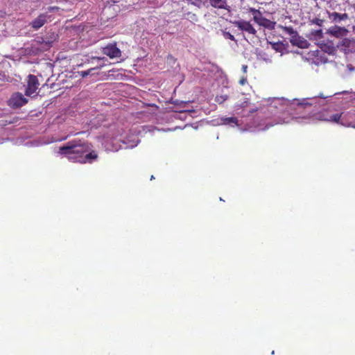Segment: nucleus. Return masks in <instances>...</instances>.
Returning a JSON list of instances; mask_svg holds the SVG:
<instances>
[{
    "label": "nucleus",
    "mask_w": 355,
    "mask_h": 355,
    "mask_svg": "<svg viewBox=\"0 0 355 355\" xmlns=\"http://www.w3.org/2000/svg\"><path fill=\"white\" fill-rule=\"evenodd\" d=\"M92 145L80 140H72L60 146L58 153L69 160L82 164L92 163L98 158L97 153L91 150Z\"/></svg>",
    "instance_id": "nucleus-1"
},
{
    "label": "nucleus",
    "mask_w": 355,
    "mask_h": 355,
    "mask_svg": "<svg viewBox=\"0 0 355 355\" xmlns=\"http://www.w3.org/2000/svg\"><path fill=\"white\" fill-rule=\"evenodd\" d=\"M279 28L291 36L290 42L293 46H296L301 49H306L309 47V44L308 41L300 36L297 31L294 30L292 26L279 25Z\"/></svg>",
    "instance_id": "nucleus-2"
},
{
    "label": "nucleus",
    "mask_w": 355,
    "mask_h": 355,
    "mask_svg": "<svg viewBox=\"0 0 355 355\" xmlns=\"http://www.w3.org/2000/svg\"><path fill=\"white\" fill-rule=\"evenodd\" d=\"M40 86L38 79L36 76L30 74L27 77V87L25 90V94L28 96H35L37 90Z\"/></svg>",
    "instance_id": "nucleus-3"
},
{
    "label": "nucleus",
    "mask_w": 355,
    "mask_h": 355,
    "mask_svg": "<svg viewBox=\"0 0 355 355\" xmlns=\"http://www.w3.org/2000/svg\"><path fill=\"white\" fill-rule=\"evenodd\" d=\"M102 52L110 58H119L121 56V50L116 46V44L110 43L105 47L102 48Z\"/></svg>",
    "instance_id": "nucleus-4"
},
{
    "label": "nucleus",
    "mask_w": 355,
    "mask_h": 355,
    "mask_svg": "<svg viewBox=\"0 0 355 355\" xmlns=\"http://www.w3.org/2000/svg\"><path fill=\"white\" fill-rule=\"evenodd\" d=\"M50 39H44L42 37H38L34 40V45L39 46L40 51H45L49 50L51 46L55 37L53 35Z\"/></svg>",
    "instance_id": "nucleus-5"
},
{
    "label": "nucleus",
    "mask_w": 355,
    "mask_h": 355,
    "mask_svg": "<svg viewBox=\"0 0 355 355\" xmlns=\"http://www.w3.org/2000/svg\"><path fill=\"white\" fill-rule=\"evenodd\" d=\"M233 24L236 26L239 30L245 31L248 34L252 35H257L256 29L252 26L250 21L245 20L234 21Z\"/></svg>",
    "instance_id": "nucleus-6"
},
{
    "label": "nucleus",
    "mask_w": 355,
    "mask_h": 355,
    "mask_svg": "<svg viewBox=\"0 0 355 355\" xmlns=\"http://www.w3.org/2000/svg\"><path fill=\"white\" fill-rule=\"evenodd\" d=\"M27 103V98H26L24 95L19 92L13 94L9 100V105L13 107H20Z\"/></svg>",
    "instance_id": "nucleus-7"
},
{
    "label": "nucleus",
    "mask_w": 355,
    "mask_h": 355,
    "mask_svg": "<svg viewBox=\"0 0 355 355\" xmlns=\"http://www.w3.org/2000/svg\"><path fill=\"white\" fill-rule=\"evenodd\" d=\"M337 46L343 51L345 53H352L355 51V40L344 38L340 42Z\"/></svg>",
    "instance_id": "nucleus-8"
},
{
    "label": "nucleus",
    "mask_w": 355,
    "mask_h": 355,
    "mask_svg": "<svg viewBox=\"0 0 355 355\" xmlns=\"http://www.w3.org/2000/svg\"><path fill=\"white\" fill-rule=\"evenodd\" d=\"M254 21L265 28L272 31L275 28L276 22L264 17L261 12L259 15L255 16Z\"/></svg>",
    "instance_id": "nucleus-9"
},
{
    "label": "nucleus",
    "mask_w": 355,
    "mask_h": 355,
    "mask_svg": "<svg viewBox=\"0 0 355 355\" xmlns=\"http://www.w3.org/2000/svg\"><path fill=\"white\" fill-rule=\"evenodd\" d=\"M348 32V30L345 27H340L338 26H331L327 31V34L337 38L345 37Z\"/></svg>",
    "instance_id": "nucleus-10"
},
{
    "label": "nucleus",
    "mask_w": 355,
    "mask_h": 355,
    "mask_svg": "<svg viewBox=\"0 0 355 355\" xmlns=\"http://www.w3.org/2000/svg\"><path fill=\"white\" fill-rule=\"evenodd\" d=\"M47 17L48 16L46 14H40L39 16H37V17H36L31 22L30 26L33 29L38 30L46 24Z\"/></svg>",
    "instance_id": "nucleus-11"
},
{
    "label": "nucleus",
    "mask_w": 355,
    "mask_h": 355,
    "mask_svg": "<svg viewBox=\"0 0 355 355\" xmlns=\"http://www.w3.org/2000/svg\"><path fill=\"white\" fill-rule=\"evenodd\" d=\"M206 1L215 8L230 10V6L226 0H206Z\"/></svg>",
    "instance_id": "nucleus-12"
},
{
    "label": "nucleus",
    "mask_w": 355,
    "mask_h": 355,
    "mask_svg": "<svg viewBox=\"0 0 355 355\" xmlns=\"http://www.w3.org/2000/svg\"><path fill=\"white\" fill-rule=\"evenodd\" d=\"M329 19L334 23H338L343 20L348 19V15L347 13H338L336 12H330L327 11Z\"/></svg>",
    "instance_id": "nucleus-13"
},
{
    "label": "nucleus",
    "mask_w": 355,
    "mask_h": 355,
    "mask_svg": "<svg viewBox=\"0 0 355 355\" xmlns=\"http://www.w3.org/2000/svg\"><path fill=\"white\" fill-rule=\"evenodd\" d=\"M343 113H337L335 114H333L329 116V119H327L328 121L336 123H340L342 125L347 126V127H352L355 128V125H353L352 123H347L341 121Z\"/></svg>",
    "instance_id": "nucleus-14"
},
{
    "label": "nucleus",
    "mask_w": 355,
    "mask_h": 355,
    "mask_svg": "<svg viewBox=\"0 0 355 355\" xmlns=\"http://www.w3.org/2000/svg\"><path fill=\"white\" fill-rule=\"evenodd\" d=\"M224 124L238 125V119L236 117H227L222 119Z\"/></svg>",
    "instance_id": "nucleus-15"
},
{
    "label": "nucleus",
    "mask_w": 355,
    "mask_h": 355,
    "mask_svg": "<svg viewBox=\"0 0 355 355\" xmlns=\"http://www.w3.org/2000/svg\"><path fill=\"white\" fill-rule=\"evenodd\" d=\"M272 49H274L276 52H281L282 50V43L279 42H270Z\"/></svg>",
    "instance_id": "nucleus-16"
},
{
    "label": "nucleus",
    "mask_w": 355,
    "mask_h": 355,
    "mask_svg": "<svg viewBox=\"0 0 355 355\" xmlns=\"http://www.w3.org/2000/svg\"><path fill=\"white\" fill-rule=\"evenodd\" d=\"M311 35L315 38L321 39L323 37V33L322 29L312 31Z\"/></svg>",
    "instance_id": "nucleus-17"
},
{
    "label": "nucleus",
    "mask_w": 355,
    "mask_h": 355,
    "mask_svg": "<svg viewBox=\"0 0 355 355\" xmlns=\"http://www.w3.org/2000/svg\"><path fill=\"white\" fill-rule=\"evenodd\" d=\"M248 12L252 15L253 20H254L255 16L259 15V14L261 12L259 10L255 9L254 8H250L248 9Z\"/></svg>",
    "instance_id": "nucleus-18"
},
{
    "label": "nucleus",
    "mask_w": 355,
    "mask_h": 355,
    "mask_svg": "<svg viewBox=\"0 0 355 355\" xmlns=\"http://www.w3.org/2000/svg\"><path fill=\"white\" fill-rule=\"evenodd\" d=\"M324 22V19L320 18H315L311 21L312 24H316L319 26H322Z\"/></svg>",
    "instance_id": "nucleus-19"
},
{
    "label": "nucleus",
    "mask_w": 355,
    "mask_h": 355,
    "mask_svg": "<svg viewBox=\"0 0 355 355\" xmlns=\"http://www.w3.org/2000/svg\"><path fill=\"white\" fill-rule=\"evenodd\" d=\"M224 36H225V38L230 39L232 41H235L236 40L234 36L233 35H232L229 32H225L224 33Z\"/></svg>",
    "instance_id": "nucleus-20"
},
{
    "label": "nucleus",
    "mask_w": 355,
    "mask_h": 355,
    "mask_svg": "<svg viewBox=\"0 0 355 355\" xmlns=\"http://www.w3.org/2000/svg\"><path fill=\"white\" fill-rule=\"evenodd\" d=\"M93 69H88L87 71H82L81 72L82 76L83 77H85V76L89 75Z\"/></svg>",
    "instance_id": "nucleus-21"
},
{
    "label": "nucleus",
    "mask_w": 355,
    "mask_h": 355,
    "mask_svg": "<svg viewBox=\"0 0 355 355\" xmlns=\"http://www.w3.org/2000/svg\"><path fill=\"white\" fill-rule=\"evenodd\" d=\"M59 9H60V8L58 6H50L48 8L49 12L58 11Z\"/></svg>",
    "instance_id": "nucleus-22"
},
{
    "label": "nucleus",
    "mask_w": 355,
    "mask_h": 355,
    "mask_svg": "<svg viewBox=\"0 0 355 355\" xmlns=\"http://www.w3.org/2000/svg\"><path fill=\"white\" fill-rule=\"evenodd\" d=\"M328 50L324 49L325 51L329 52V53H333L335 51V48L333 46H327Z\"/></svg>",
    "instance_id": "nucleus-23"
},
{
    "label": "nucleus",
    "mask_w": 355,
    "mask_h": 355,
    "mask_svg": "<svg viewBox=\"0 0 355 355\" xmlns=\"http://www.w3.org/2000/svg\"><path fill=\"white\" fill-rule=\"evenodd\" d=\"M247 81L246 78H243L240 80V84L243 85Z\"/></svg>",
    "instance_id": "nucleus-24"
},
{
    "label": "nucleus",
    "mask_w": 355,
    "mask_h": 355,
    "mask_svg": "<svg viewBox=\"0 0 355 355\" xmlns=\"http://www.w3.org/2000/svg\"><path fill=\"white\" fill-rule=\"evenodd\" d=\"M248 69V66L244 64L242 66V71L243 73H246Z\"/></svg>",
    "instance_id": "nucleus-25"
},
{
    "label": "nucleus",
    "mask_w": 355,
    "mask_h": 355,
    "mask_svg": "<svg viewBox=\"0 0 355 355\" xmlns=\"http://www.w3.org/2000/svg\"><path fill=\"white\" fill-rule=\"evenodd\" d=\"M272 125H273L272 124H267V125H266V129H268V128H269L272 127Z\"/></svg>",
    "instance_id": "nucleus-26"
},
{
    "label": "nucleus",
    "mask_w": 355,
    "mask_h": 355,
    "mask_svg": "<svg viewBox=\"0 0 355 355\" xmlns=\"http://www.w3.org/2000/svg\"><path fill=\"white\" fill-rule=\"evenodd\" d=\"M216 101L217 102H220V103H221V102H222V101H220V100H219V98H218V97H216Z\"/></svg>",
    "instance_id": "nucleus-27"
},
{
    "label": "nucleus",
    "mask_w": 355,
    "mask_h": 355,
    "mask_svg": "<svg viewBox=\"0 0 355 355\" xmlns=\"http://www.w3.org/2000/svg\"><path fill=\"white\" fill-rule=\"evenodd\" d=\"M6 124H7V123H11V121H6Z\"/></svg>",
    "instance_id": "nucleus-28"
}]
</instances>
